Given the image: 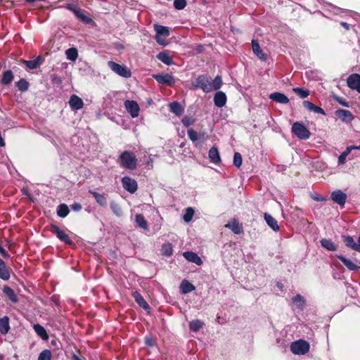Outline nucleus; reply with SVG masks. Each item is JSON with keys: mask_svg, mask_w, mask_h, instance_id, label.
<instances>
[{"mask_svg": "<svg viewBox=\"0 0 360 360\" xmlns=\"http://www.w3.org/2000/svg\"><path fill=\"white\" fill-rule=\"evenodd\" d=\"M264 217L267 225L272 230H274V231H278L280 230V227L278 224L276 219L274 218L271 214L265 213Z\"/></svg>", "mask_w": 360, "mask_h": 360, "instance_id": "b1692460", "label": "nucleus"}, {"mask_svg": "<svg viewBox=\"0 0 360 360\" xmlns=\"http://www.w3.org/2000/svg\"><path fill=\"white\" fill-rule=\"evenodd\" d=\"M207 134L206 132H200L198 134V140L205 141L207 139Z\"/></svg>", "mask_w": 360, "mask_h": 360, "instance_id": "052dcab7", "label": "nucleus"}, {"mask_svg": "<svg viewBox=\"0 0 360 360\" xmlns=\"http://www.w3.org/2000/svg\"><path fill=\"white\" fill-rule=\"evenodd\" d=\"M352 152L351 147H347V148L338 157V165H344L346 162V158L349 154Z\"/></svg>", "mask_w": 360, "mask_h": 360, "instance_id": "79ce46f5", "label": "nucleus"}, {"mask_svg": "<svg viewBox=\"0 0 360 360\" xmlns=\"http://www.w3.org/2000/svg\"><path fill=\"white\" fill-rule=\"evenodd\" d=\"M187 134L190 140H191L193 142H195L198 140V133L195 131L193 129H188L187 131Z\"/></svg>", "mask_w": 360, "mask_h": 360, "instance_id": "603ef678", "label": "nucleus"}, {"mask_svg": "<svg viewBox=\"0 0 360 360\" xmlns=\"http://www.w3.org/2000/svg\"><path fill=\"white\" fill-rule=\"evenodd\" d=\"M186 0H174V7L177 10H182L186 6Z\"/></svg>", "mask_w": 360, "mask_h": 360, "instance_id": "864d4df0", "label": "nucleus"}, {"mask_svg": "<svg viewBox=\"0 0 360 360\" xmlns=\"http://www.w3.org/2000/svg\"><path fill=\"white\" fill-rule=\"evenodd\" d=\"M69 105L72 110H78L83 108L84 102L77 95H72L69 100Z\"/></svg>", "mask_w": 360, "mask_h": 360, "instance_id": "dca6fc26", "label": "nucleus"}, {"mask_svg": "<svg viewBox=\"0 0 360 360\" xmlns=\"http://www.w3.org/2000/svg\"><path fill=\"white\" fill-rule=\"evenodd\" d=\"M51 352L49 349L43 350L39 355L38 360H51Z\"/></svg>", "mask_w": 360, "mask_h": 360, "instance_id": "8fccbe9b", "label": "nucleus"}, {"mask_svg": "<svg viewBox=\"0 0 360 360\" xmlns=\"http://www.w3.org/2000/svg\"><path fill=\"white\" fill-rule=\"evenodd\" d=\"M204 326L205 323L200 319L193 320L189 323L190 330L195 333L198 332Z\"/></svg>", "mask_w": 360, "mask_h": 360, "instance_id": "72a5a7b5", "label": "nucleus"}, {"mask_svg": "<svg viewBox=\"0 0 360 360\" xmlns=\"http://www.w3.org/2000/svg\"><path fill=\"white\" fill-rule=\"evenodd\" d=\"M347 86L360 93V75L354 73L350 75L347 79Z\"/></svg>", "mask_w": 360, "mask_h": 360, "instance_id": "9d476101", "label": "nucleus"}, {"mask_svg": "<svg viewBox=\"0 0 360 360\" xmlns=\"http://www.w3.org/2000/svg\"><path fill=\"white\" fill-rule=\"evenodd\" d=\"M13 74L11 70H7L3 73L1 78V84L4 85H9L13 80Z\"/></svg>", "mask_w": 360, "mask_h": 360, "instance_id": "e433bc0d", "label": "nucleus"}, {"mask_svg": "<svg viewBox=\"0 0 360 360\" xmlns=\"http://www.w3.org/2000/svg\"><path fill=\"white\" fill-rule=\"evenodd\" d=\"M303 105L306 109L311 112L314 108L313 107L314 106V104L309 101H304Z\"/></svg>", "mask_w": 360, "mask_h": 360, "instance_id": "6e6d98bb", "label": "nucleus"}, {"mask_svg": "<svg viewBox=\"0 0 360 360\" xmlns=\"http://www.w3.org/2000/svg\"><path fill=\"white\" fill-rule=\"evenodd\" d=\"M183 255L184 258L188 262H193L197 265H201L202 264L201 258L193 252H184Z\"/></svg>", "mask_w": 360, "mask_h": 360, "instance_id": "6ab92c4d", "label": "nucleus"}, {"mask_svg": "<svg viewBox=\"0 0 360 360\" xmlns=\"http://www.w3.org/2000/svg\"><path fill=\"white\" fill-rule=\"evenodd\" d=\"M154 30L156 32V36L155 37L156 41L158 44L163 45L164 44V40L161 38L162 36L163 37H168L169 35V30L167 27L155 24L154 25Z\"/></svg>", "mask_w": 360, "mask_h": 360, "instance_id": "423d86ee", "label": "nucleus"}, {"mask_svg": "<svg viewBox=\"0 0 360 360\" xmlns=\"http://www.w3.org/2000/svg\"><path fill=\"white\" fill-rule=\"evenodd\" d=\"M67 58L71 61H75L78 57V52L76 48H70L65 51Z\"/></svg>", "mask_w": 360, "mask_h": 360, "instance_id": "ea45409f", "label": "nucleus"}, {"mask_svg": "<svg viewBox=\"0 0 360 360\" xmlns=\"http://www.w3.org/2000/svg\"><path fill=\"white\" fill-rule=\"evenodd\" d=\"M89 193L93 195L98 204L103 207L107 206V198L105 194H100L91 190L89 191Z\"/></svg>", "mask_w": 360, "mask_h": 360, "instance_id": "bb28decb", "label": "nucleus"}, {"mask_svg": "<svg viewBox=\"0 0 360 360\" xmlns=\"http://www.w3.org/2000/svg\"><path fill=\"white\" fill-rule=\"evenodd\" d=\"M336 116L340 119L342 122H350L353 119L354 116L349 110L340 109L335 111Z\"/></svg>", "mask_w": 360, "mask_h": 360, "instance_id": "f3484780", "label": "nucleus"}, {"mask_svg": "<svg viewBox=\"0 0 360 360\" xmlns=\"http://www.w3.org/2000/svg\"><path fill=\"white\" fill-rule=\"evenodd\" d=\"M50 230L61 241L66 244H72V241L69 236L65 231L61 230L57 225L51 224Z\"/></svg>", "mask_w": 360, "mask_h": 360, "instance_id": "0eeeda50", "label": "nucleus"}, {"mask_svg": "<svg viewBox=\"0 0 360 360\" xmlns=\"http://www.w3.org/2000/svg\"><path fill=\"white\" fill-rule=\"evenodd\" d=\"M312 198L317 202L324 201L326 200V198L321 196V195H314L312 197Z\"/></svg>", "mask_w": 360, "mask_h": 360, "instance_id": "0e129e2a", "label": "nucleus"}, {"mask_svg": "<svg viewBox=\"0 0 360 360\" xmlns=\"http://www.w3.org/2000/svg\"><path fill=\"white\" fill-rule=\"evenodd\" d=\"M169 107L170 112H172V113L177 116L181 115L184 112V108H182L181 105L177 101H174L171 103L169 105Z\"/></svg>", "mask_w": 360, "mask_h": 360, "instance_id": "cd10ccee", "label": "nucleus"}, {"mask_svg": "<svg viewBox=\"0 0 360 360\" xmlns=\"http://www.w3.org/2000/svg\"><path fill=\"white\" fill-rule=\"evenodd\" d=\"M34 332L44 340L49 339L46 329L40 324H34L33 326Z\"/></svg>", "mask_w": 360, "mask_h": 360, "instance_id": "2f4dec72", "label": "nucleus"}, {"mask_svg": "<svg viewBox=\"0 0 360 360\" xmlns=\"http://www.w3.org/2000/svg\"><path fill=\"white\" fill-rule=\"evenodd\" d=\"M124 107L133 118L139 116L140 108L136 101L127 100L124 102Z\"/></svg>", "mask_w": 360, "mask_h": 360, "instance_id": "9b49d317", "label": "nucleus"}, {"mask_svg": "<svg viewBox=\"0 0 360 360\" xmlns=\"http://www.w3.org/2000/svg\"><path fill=\"white\" fill-rule=\"evenodd\" d=\"M157 58L165 65H171L173 64L172 57L167 51H162L157 55Z\"/></svg>", "mask_w": 360, "mask_h": 360, "instance_id": "c85d7f7f", "label": "nucleus"}, {"mask_svg": "<svg viewBox=\"0 0 360 360\" xmlns=\"http://www.w3.org/2000/svg\"><path fill=\"white\" fill-rule=\"evenodd\" d=\"M3 292L12 302L15 303L18 302V297L12 288L8 286H4Z\"/></svg>", "mask_w": 360, "mask_h": 360, "instance_id": "f704fd0d", "label": "nucleus"}, {"mask_svg": "<svg viewBox=\"0 0 360 360\" xmlns=\"http://www.w3.org/2000/svg\"><path fill=\"white\" fill-rule=\"evenodd\" d=\"M0 278L8 281L10 278V272L6 268L5 262L0 258Z\"/></svg>", "mask_w": 360, "mask_h": 360, "instance_id": "c756f323", "label": "nucleus"}, {"mask_svg": "<svg viewBox=\"0 0 360 360\" xmlns=\"http://www.w3.org/2000/svg\"><path fill=\"white\" fill-rule=\"evenodd\" d=\"M214 105L218 108H221L226 105V96L222 91H217L214 96Z\"/></svg>", "mask_w": 360, "mask_h": 360, "instance_id": "aec40b11", "label": "nucleus"}, {"mask_svg": "<svg viewBox=\"0 0 360 360\" xmlns=\"http://www.w3.org/2000/svg\"><path fill=\"white\" fill-rule=\"evenodd\" d=\"M195 86L202 89L206 93L212 91L210 77L207 75L198 76L196 78Z\"/></svg>", "mask_w": 360, "mask_h": 360, "instance_id": "39448f33", "label": "nucleus"}, {"mask_svg": "<svg viewBox=\"0 0 360 360\" xmlns=\"http://www.w3.org/2000/svg\"><path fill=\"white\" fill-rule=\"evenodd\" d=\"M72 210L75 212H79L82 210V205L78 202H75L71 205Z\"/></svg>", "mask_w": 360, "mask_h": 360, "instance_id": "bf43d9fd", "label": "nucleus"}, {"mask_svg": "<svg viewBox=\"0 0 360 360\" xmlns=\"http://www.w3.org/2000/svg\"><path fill=\"white\" fill-rule=\"evenodd\" d=\"M68 10L72 11L75 14V11L77 12L79 9H77L73 4H67L65 6Z\"/></svg>", "mask_w": 360, "mask_h": 360, "instance_id": "680f3d73", "label": "nucleus"}, {"mask_svg": "<svg viewBox=\"0 0 360 360\" xmlns=\"http://www.w3.org/2000/svg\"><path fill=\"white\" fill-rule=\"evenodd\" d=\"M132 297L134 299L135 302L145 310L150 309V306L144 300L143 297L137 291H134L132 292Z\"/></svg>", "mask_w": 360, "mask_h": 360, "instance_id": "412c9836", "label": "nucleus"}, {"mask_svg": "<svg viewBox=\"0 0 360 360\" xmlns=\"http://www.w3.org/2000/svg\"><path fill=\"white\" fill-rule=\"evenodd\" d=\"M349 147L352 148V150H360V145L359 146H349Z\"/></svg>", "mask_w": 360, "mask_h": 360, "instance_id": "338daca9", "label": "nucleus"}, {"mask_svg": "<svg viewBox=\"0 0 360 360\" xmlns=\"http://www.w3.org/2000/svg\"><path fill=\"white\" fill-rule=\"evenodd\" d=\"M69 212V207L65 203L60 204L57 207V215L60 217L64 218L67 217Z\"/></svg>", "mask_w": 360, "mask_h": 360, "instance_id": "4c0bfd02", "label": "nucleus"}, {"mask_svg": "<svg viewBox=\"0 0 360 360\" xmlns=\"http://www.w3.org/2000/svg\"><path fill=\"white\" fill-rule=\"evenodd\" d=\"M208 156L210 161L214 164H217L220 162L221 158L219 155V153L218 148L215 146H212L208 153Z\"/></svg>", "mask_w": 360, "mask_h": 360, "instance_id": "393cba45", "label": "nucleus"}, {"mask_svg": "<svg viewBox=\"0 0 360 360\" xmlns=\"http://www.w3.org/2000/svg\"><path fill=\"white\" fill-rule=\"evenodd\" d=\"M118 163L123 169L134 170L137 167L138 159L136 155L131 151L124 150L120 154Z\"/></svg>", "mask_w": 360, "mask_h": 360, "instance_id": "f257e3e1", "label": "nucleus"}, {"mask_svg": "<svg viewBox=\"0 0 360 360\" xmlns=\"http://www.w3.org/2000/svg\"><path fill=\"white\" fill-rule=\"evenodd\" d=\"M16 86L19 91L24 92L29 88V82L24 79H20L16 82Z\"/></svg>", "mask_w": 360, "mask_h": 360, "instance_id": "37998d69", "label": "nucleus"}, {"mask_svg": "<svg viewBox=\"0 0 360 360\" xmlns=\"http://www.w3.org/2000/svg\"><path fill=\"white\" fill-rule=\"evenodd\" d=\"M293 92L297 94L301 98H305L309 95V91L300 87L292 89Z\"/></svg>", "mask_w": 360, "mask_h": 360, "instance_id": "a18cd8bd", "label": "nucleus"}, {"mask_svg": "<svg viewBox=\"0 0 360 360\" xmlns=\"http://www.w3.org/2000/svg\"><path fill=\"white\" fill-rule=\"evenodd\" d=\"M341 26H342L346 30H349V25L345 22H340Z\"/></svg>", "mask_w": 360, "mask_h": 360, "instance_id": "69168bd1", "label": "nucleus"}, {"mask_svg": "<svg viewBox=\"0 0 360 360\" xmlns=\"http://www.w3.org/2000/svg\"><path fill=\"white\" fill-rule=\"evenodd\" d=\"M10 329L9 319L8 316H4L0 319V332L1 334L5 335L8 333Z\"/></svg>", "mask_w": 360, "mask_h": 360, "instance_id": "473e14b6", "label": "nucleus"}, {"mask_svg": "<svg viewBox=\"0 0 360 360\" xmlns=\"http://www.w3.org/2000/svg\"><path fill=\"white\" fill-rule=\"evenodd\" d=\"M194 214V210L191 207H188L186 209V212L183 216V219L184 221L189 222L191 221Z\"/></svg>", "mask_w": 360, "mask_h": 360, "instance_id": "de8ad7c7", "label": "nucleus"}, {"mask_svg": "<svg viewBox=\"0 0 360 360\" xmlns=\"http://www.w3.org/2000/svg\"><path fill=\"white\" fill-rule=\"evenodd\" d=\"M72 358L74 360H82L79 356H78L77 354H74L72 356Z\"/></svg>", "mask_w": 360, "mask_h": 360, "instance_id": "774afa93", "label": "nucleus"}, {"mask_svg": "<svg viewBox=\"0 0 360 360\" xmlns=\"http://www.w3.org/2000/svg\"><path fill=\"white\" fill-rule=\"evenodd\" d=\"M336 257L345 265L350 271H358L360 268L354 261L345 257L342 255H337Z\"/></svg>", "mask_w": 360, "mask_h": 360, "instance_id": "2eb2a0df", "label": "nucleus"}, {"mask_svg": "<svg viewBox=\"0 0 360 360\" xmlns=\"http://www.w3.org/2000/svg\"><path fill=\"white\" fill-rule=\"evenodd\" d=\"M222 85V79L221 76L217 75L212 82H211L212 91L217 90L221 88Z\"/></svg>", "mask_w": 360, "mask_h": 360, "instance_id": "c03bdc74", "label": "nucleus"}, {"mask_svg": "<svg viewBox=\"0 0 360 360\" xmlns=\"http://www.w3.org/2000/svg\"><path fill=\"white\" fill-rule=\"evenodd\" d=\"M195 289V287L187 280H183L180 284V290L183 294H188Z\"/></svg>", "mask_w": 360, "mask_h": 360, "instance_id": "a878e982", "label": "nucleus"}, {"mask_svg": "<svg viewBox=\"0 0 360 360\" xmlns=\"http://www.w3.org/2000/svg\"><path fill=\"white\" fill-rule=\"evenodd\" d=\"M110 209L116 216L121 217L122 215V208L115 202L112 201L110 202Z\"/></svg>", "mask_w": 360, "mask_h": 360, "instance_id": "49530a36", "label": "nucleus"}, {"mask_svg": "<svg viewBox=\"0 0 360 360\" xmlns=\"http://www.w3.org/2000/svg\"><path fill=\"white\" fill-rule=\"evenodd\" d=\"M290 350L295 354H304L309 350V344L305 340H299L292 342Z\"/></svg>", "mask_w": 360, "mask_h": 360, "instance_id": "20e7f679", "label": "nucleus"}, {"mask_svg": "<svg viewBox=\"0 0 360 360\" xmlns=\"http://www.w3.org/2000/svg\"><path fill=\"white\" fill-rule=\"evenodd\" d=\"M162 255L164 256L169 257L173 254V248L171 243H165L161 248Z\"/></svg>", "mask_w": 360, "mask_h": 360, "instance_id": "a19ab883", "label": "nucleus"}, {"mask_svg": "<svg viewBox=\"0 0 360 360\" xmlns=\"http://www.w3.org/2000/svg\"><path fill=\"white\" fill-rule=\"evenodd\" d=\"M194 121V119L191 117H184L182 119L181 122L185 127H188L193 124Z\"/></svg>", "mask_w": 360, "mask_h": 360, "instance_id": "5fc2aeb1", "label": "nucleus"}, {"mask_svg": "<svg viewBox=\"0 0 360 360\" xmlns=\"http://www.w3.org/2000/svg\"><path fill=\"white\" fill-rule=\"evenodd\" d=\"M225 227L231 229L236 234H240L243 232V226L236 219H231L227 224L225 225Z\"/></svg>", "mask_w": 360, "mask_h": 360, "instance_id": "a211bd4d", "label": "nucleus"}, {"mask_svg": "<svg viewBox=\"0 0 360 360\" xmlns=\"http://www.w3.org/2000/svg\"><path fill=\"white\" fill-rule=\"evenodd\" d=\"M292 132L302 140H307L311 136L309 130L302 123L299 122H296L292 124Z\"/></svg>", "mask_w": 360, "mask_h": 360, "instance_id": "7ed1b4c3", "label": "nucleus"}, {"mask_svg": "<svg viewBox=\"0 0 360 360\" xmlns=\"http://www.w3.org/2000/svg\"><path fill=\"white\" fill-rule=\"evenodd\" d=\"M269 98L272 101L282 104H287L289 98L280 92H274L269 95Z\"/></svg>", "mask_w": 360, "mask_h": 360, "instance_id": "4be33fe9", "label": "nucleus"}, {"mask_svg": "<svg viewBox=\"0 0 360 360\" xmlns=\"http://www.w3.org/2000/svg\"><path fill=\"white\" fill-rule=\"evenodd\" d=\"M135 221H136L137 225L140 228L145 229V230L148 229V222L145 219V217L143 214H136L135 215Z\"/></svg>", "mask_w": 360, "mask_h": 360, "instance_id": "c9c22d12", "label": "nucleus"}, {"mask_svg": "<svg viewBox=\"0 0 360 360\" xmlns=\"http://www.w3.org/2000/svg\"><path fill=\"white\" fill-rule=\"evenodd\" d=\"M331 199L333 201L340 205V206H343L347 200V194L343 193L340 190H336L331 193Z\"/></svg>", "mask_w": 360, "mask_h": 360, "instance_id": "4468645a", "label": "nucleus"}, {"mask_svg": "<svg viewBox=\"0 0 360 360\" xmlns=\"http://www.w3.org/2000/svg\"><path fill=\"white\" fill-rule=\"evenodd\" d=\"M146 344L148 346H153V339L150 337H146L145 338Z\"/></svg>", "mask_w": 360, "mask_h": 360, "instance_id": "e2e57ef3", "label": "nucleus"}, {"mask_svg": "<svg viewBox=\"0 0 360 360\" xmlns=\"http://www.w3.org/2000/svg\"><path fill=\"white\" fill-rule=\"evenodd\" d=\"M108 68L115 73L124 78H129L131 76V72L124 65L118 64L114 61L108 62Z\"/></svg>", "mask_w": 360, "mask_h": 360, "instance_id": "f03ea898", "label": "nucleus"}, {"mask_svg": "<svg viewBox=\"0 0 360 360\" xmlns=\"http://www.w3.org/2000/svg\"><path fill=\"white\" fill-rule=\"evenodd\" d=\"M41 56H38L36 59L32 60H24L23 63L25 64L27 68L30 70L37 69L40 65Z\"/></svg>", "mask_w": 360, "mask_h": 360, "instance_id": "58836bf2", "label": "nucleus"}, {"mask_svg": "<svg viewBox=\"0 0 360 360\" xmlns=\"http://www.w3.org/2000/svg\"><path fill=\"white\" fill-rule=\"evenodd\" d=\"M252 46L253 53L262 60L265 61L267 58L266 55L261 49L259 43L255 41H252Z\"/></svg>", "mask_w": 360, "mask_h": 360, "instance_id": "5701e85b", "label": "nucleus"}, {"mask_svg": "<svg viewBox=\"0 0 360 360\" xmlns=\"http://www.w3.org/2000/svg\"><path fill=\"white\" fill-rule=\"evenodd\" d=\"M243 162L242 160V155L240 153L236 152L233 155V165L239 168Z\"/></svg>", "mask_w": 360, "mask_h": 360, "instance_id": "3c124183", "label": "nucleus"}, {"mask_svg": "<svg viewBox=\"0 0 360 360\" xmlns=\"http://www.w3.org/2000/svg\"><path fill=\"white\" fill-rule=\"evenodd\" d=\"M291 302V307L294 311H302L306 307V299L300 294L292 297Z\"/></svg>", "mask_w": 360, "mask_h": 360, "instance_id": "6e6552de", "label": "nucleus"}, {"mask_svg": "<svg viewBox=\"0 0 360 360\" xmlns=\"http://www.w3.org/2000/svg\"><path fill=\"white\" fill-rule=\"evenodd\" d=\"M153 77L159 83V84H166L169 86H172L175 83L174 77L169 74H158L153 75Z\"/></svg>", "mask_w": 360, "mask_h": 360, "instance_id": "f8f14e48", "label": "nucleus"}, {"mask_svg": "<svg viewBox=\"0 0 360 360\" xmlns=\"http://www.w3.org/2000/svg\"><path fill=\"white\" fill-rule=\"evenodd\" d=\"M320 243L321 246L328 251H335L338 249V246L330 239L323 238Z\"/></svg>", "mask_w": 360, "mask_h": 360, "instance_id": "7c9ffc66", "label": "nucleus"}, {"mask_svg": "<svg viewBox=\"0 0 360 360\" xmlns=\"http://www.w3.org/2000/svg\"><path fill=\"white\" fill-rule=\"evenodd\" d=\"M345 245L353 250L360 252V236L358 238V242L356 243L354 238L350 236H342Z\"/></svg>", "mask_w": 360, "mask_h": 360, "instance_id": "ddd939ff", "label": "nucleus"}, {"mask_svg": "<svg viewBox=\"0 0 360 360\" xmlns=\"http://www.w3.org/2000/svg\"><path fill=\"white\" fill-rule=\"evenodd\" d=\"M313 108H314L311 112H314L317 114H321L323 115H326L324 110L323 108H321V107H319V106H316L314 105V106Z\"/></svg>", "mask_w": 360, "mask_h": 360, "instance_id": "4d7b16f0", "label": "nucleus"}, {"mask_svg": "<svg viewBox=\"0 0 360 360\" xmlns=\"http://www.w3.org/2000/svg\"><path fill=\"white\" fill-rule=\"evenodd\" d=\"M335 100L342 106L349 107L348 103L346 101L345 98L336 96Z\"/></svg>", "mask_w": 360, "mask_h": 360, "instance_id": "13d9d810", "label": "nucleus"}, {"mask_svg": "<svg viewBox=\"0 0 360 360\" xmlns=\"http://www.w3.org/2000/svg\"><path fill=\"white\" fill-rule=\"evenodd\" d=\"M122 184L123 188L130 193H134L138 188V184L135 179L129 176H124L122 178Z\"/></svg>", "mask_w": 360, "mask_h": 360, "instance_id": "1a4fd4ad", "label": "nucleus"}, {"mask_svg": "<svg viewBox=\"0 0 360 360\" xmlns=\"http://www.w3.org/2000/svg\"><path fill=\"white\" fill-rule=\"evenodd\" d=\"M75 15L77 17V18H79L85 23H89L92 21V20L90 18L87 17L80 10H78L77 12L75 11Z\"/></svg>", "mask_w": 360, "mask_h": 360, "instance_id": "09e8293b", "label": "nucleus"}]
</instances>
